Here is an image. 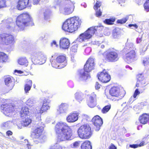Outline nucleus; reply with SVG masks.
<instances>
[{
    "mask_svg": "<svg viewBox=\"0 0 149 149\" xmlns=\"http://www.w3.org/2000/svg\"><path fill=\"white\" fill-rule=\"evenodd\" d=\"M55 130L58 142L71 140L73 138L72 130L65 122H60L56 123Z\"/></svg>",
    "mask_w": 149,
    "mask_h": 149,
    "instance_id": "obj_1",
    "label": "nucleus"
},
{
    "mask_svg": "<svg viewBox=\"0 0 149 149\" xmlns=\"http://www.w3.org/2000/svg\"><path fill=\"white\" fill-rule=\"evenodd\" d=\"M94 59L93 58H89L84 65V69L78 71L77 77L79 81L86 80L90 77L88 72L93 70L95 67Z\"/></svg>",
    "mask_w": 149,
    "mask_h": 149,
    "instance_id": "obj_2",
    "label": "nucleus"
},
{
    "mask_svg": "<svg viewBox=\"0 0 149 149\" xmlns=\"http://www.w3.org/2000/svg\"><path fill=\"white\" fill-rule=\"evenodd\" d=\"M81 22V19L78 17H70L64 22L62 29L65 31L72 33L80 27Z\"/></svg>",
    "mask_w": 149,
    "mask_h": 149,
    "instance_id": "obj_3",
    "label": "nucleus"
},
{
    "mask_svg": "<svg viewBox=\"0 0 149 149\" xmlns=\"http://www.w3.org/2000/svg\"><path fill=\"white\" fill-rule=\"evenodd\" d=\"M16 23L20 29L23 30L25 26L33 25V19L31 15L26 13L20 14L17 18Z\"/></svg>",
    "mask_w": 149,
    "mask_h": 149,
    "instance_id": "obj_4",
    "label": "nucleus"
},
{
    "mask_svg": "<svg viewBox=\"0 0 149 149\" xmlns=\"http://www.w3.org/2000/svg\"><path fill=\"white\" fill-rule=\"evenodd\" d=\"M103 28L102 26L90 27L84 32L80 34L77 40L80 42H86L92 37L96 31L101 30Z\"/></svg>",
    "mask_w": 149,
    "mask_h": 149,
    "instance_id": "obj_5",
    "label": "nucleus"
},
{
    "mask_svg": "<svg viewBox=\"0 0 149 149\" xmlns=\"http://www.w3.org/2000/svg\"><path fill=\"white\" fill-rule=\"evenodd\" d=\"M15 42L13 35L9 33H3L0 34V48L3 45H13Z\"/></svg>",
    "mask_w": 149,
    "mask_h": 149,
    "instance_id": "obj_6",
    "label": "nucleus"
},
{
    "mask_svg": "<svg viewBox=\"0 0 149 149\" xmlns=\"http://www.w3.org/2000/svg\"><path fill=\"white\" fill-rule=\"evenodd\" d=\"M54 56H52L50 59V62L53 67L61 69L66 65V57L65 56H59L56 58Z\"/></svg>",
    "mask_w": 149,
    "mask_h": 149,
    "instance_id": "obj_7",
    "label": "nucleus"
},
{
    "mask_svg": "<svg viewBox=\"0 0 149 149\" xmlns=\"http://www.w3.org/2000/svg\"><path fill=\"white\" fill-rule=\"evenodd\" d=\"M79 137L82 139H88L92 135L91 128L87 125H84L81 126L77 130Z\"/></svg>",
    "mask_w": 149,
    "mask_h": 149,
    "instance_id": "obj_8",
    "label": "nucleus"
},
{
    "mask_svg": "<svg viewBox=\"0 0 149 149\" xmlns=\"http://www.w3.org/2000/svg\"><path fill=\"white\" fill-rule=\"evenodd\" d=\"M31 59L34 64L42 65L45 62L46 58L43 53L38 52L33 54L31 55Z\"/></svg>",
    "mask_w": 149,
    "mask_h": 149,
    "instance_id": "obj_9",
    "label": "nucleus"
},
{
    "mask_svg": "<svg viewBox=\"0 0 149 149\" xmlns=\"http://www.w3.org/2000/svg\"><path fill=\"white\" fill-rule=\"evenodd\" d=\"M45 126V125L44 124L41 122H39L36 128L34 130L33 137L35 138L38 139V140L35 141V143H37V141H38L39 142H42V140L41 139L43 137L42 133Z\"/></svg>",
    "mask_w": 149,
    "mask_h": 149,
    "instance_id": "obj_10",
    "label": "nucleus"
},
{
    "mask_svg": "<svg viewBox=\"0 0 149 149\" xmlns=\"http://www.w3.org/2000/svg\"><path fill=\"white\" fill-rule=\"evenodd\" d=\"M50 101L47 99H45L43 101V104L40 109L38 110L36 109L35 111V115L38 120L40 119L41 114L49 109V103Z\"/></svg>",
    "mask_w": 149,
    "mask_h": 149,
    "instance_id": "obj_11",
    "label": "nucleus"
},
{
    "mask_svg": "<svg viewBox=\"0 0 149 149\" xmlns=\"http://www.w3.org/2000/svg\"><path fill=\"white\" fill-rule=\"evenodd\" d=\"M1 111L6 116L11 117L15 111L14 105L12 104H6L1 105Z\"/></svg>",
    "mask_w": 149,
    "mask_h": 149,
    "instance_id": "obj_12",
    "label": "nucleus"
},
{
    "mask_svg": "<svg viewBox=\"0 0 149 149\" xmlns=\"http://www.w3.org/2000/svg\"><path fill=\"white\" fill-rule=\"evenodd\" d=\"M110 94L112 96L116 97V100H118L121 99L124 96V92L120 91L119 88L118 87H112L109 91Z\"/></svg>",
    "mask_w": 149,
    "mask_h": 149,
    "instance_id": "obj_13",
    "label": "nucleus"
},
{
    "mask_svg": "<svg viewBox=\"0 0 149 149\" xmlns=\"http://www.w3.org/2000/svg\"><path fill=\"white\" fill-rule=\"evenodd\" d=\"M106 58L109 62H115L119 59L117 53L114 51H108L106 53Z\"/></svg>",
    "mask_w": 149,
    "mask_h": 149,
    "instance_id": "obj_14",
    "label": "nucleus"
},
{
    "mask_svg": "<svg viewBox=\"0 0 149 149\" xmlns=\"http://www.w3.org/2000/svg\"><path fill=\"white\" fill-rule=\"evenodd\" d=\"M128 52L124 56L123 58L127 63H130L136 60V56L134 50H131Z\"/></svg>",
    "mask_w": 149,
    "mask_h": 149,
    "instance_id": "obj_15",
    "label": "nucleus"
},
{
    "mask_svg": "<svg viewBox=\"0 0 149 149\" xmlns=\"http://www.w3.org/2000/svg\"><path fill=\"white\" fill-rule=\"evenodd\" d=\"M97 77L98 79L103 83L109 82L111 79L110 75L105 72V70L100 74L98 73L97 75Z\"/></svg>",
    "mask_w": 149,
    "mask_h": 149,
    "instance_id": "obj_16",
    "label": "nucleus"
},
{
    "mask_svg": "<svg viewBox=\"0 0 149 149\" xmlns=\"http://www.w3.org/2000/svg\"><path fill=\"white\" fill-rule=\"evenodd\" d=\"M92 121L94 125L96 127L95 130L98 131L100 128V127L103 124L102 119L99 116H95L92 119Z\"/></svg>",
    "mask_w": 149,
    "mask_h": 149,
    "instance_id": "obj_17",
    "label": "nucleus"
},
{
    "mask_svg": "<svg viewBox=\"0 0 149 149\" xmlns=\"http://www.w3.org/2000/svg\"><path fill=\"white\" fill-rule=\"evenodd\" d=\"M137 77V81L136 84V86L140 88H143L146 85V80L142 74H138Z\"/></svg>",
    "mask_w": 149,
    "mask_h": 149,
    "instance_id": "obj_18",
    "label": "nucleus"
},
{
    "mask_svg": "<svg viewBox=\"0 0 149 149\" xmlns=\"http://www.w3.org/2000/svg\"><path fill=\"white\" fill-rule=\"evenodd\" d=\"M79 114V113L76 111L70 113L67 117L66 120L69 123L74 122L78 120Z\"/></svg>",
    "mask_w": 149,
    "mask_h": 149,
    "instance_id": "obj_19",
    "label": "nucleus"
},
{
    "mask_svg": "<svg viewBox=\"0 0 149 149\" xmlns=\"http://www.w3.org/2000/svg\"><path fill=\"white\" fill-rule=\"evenodd\" d=\"M88 106L90 108H93L97 105L96 101V95L94 94H92L90 96L87 101Z\"/></svg>",
    "mask_w": 149,
    "mask_h": 149,
    "instance_id": "obj_20",
    "label": "nucleus"
},
{
    "mask_svg": "<svg viewBox=\"0 0 149 149\" xmlns=\"http://www.w3.org/2000/svg\"><path fill=\"white\" fill-rule=\"evenodd\" d=\"M69 40L66 38H62L60 41V47L61 49H68L70 46Z\"/></svg>",
    "mask_w": 149,
    "mask_h": 149,
    "instance_id": "obj_21",
    "label": "nucleus"
},
{
    "mask_svg": "<svg viewBox=\"0 0 149 149\" xmlns=\"http://www.w3.org/2000/svg\"><path fill=\"white\" fill-rule=\"evenodd\" d=\"M29 0H19L17 3V8L18 9H24L27 7Z\"/></svg>",
    "mask_w": 149,
    "mask_h": 149,
    "instance_id": "obj_22",
    "label": "nucleus"
},
{
    "mask_svg": "<svg viewBox=\"0 0 149 149\" xmlns=\"http://www.w3.org/2000/svg\"><path fill=\"white\" fill-rule=\"evenodd\" d=\"M68 105L66 103L61 104L57 109V113L60 114L65 113L68 108Z\"/></svg>",
    "mask_w": 149,
    "mask_h": 149,
    "instance_id": "obj_23",
    "label": "nucleus"
},
{
    "mask_svg": "<svg viewBox=\"0 0 149 149\" xmlns=\"http://www.w3.org/2000/svg\"><path fill=\"white\" fill-rule=\"evenodd\" d=\"M149 120V114L144 113L140 116L139 120L140 123L143 124H146Z\"/></svg>",
    "mask_w": 149,
    "mask_h": 149,
    "instance_id": "obj_24",
    "label": "nucleus"
},
{
    "mask_svg": "<svg viewBox=\"0 0 149 149\" xmlns=\"http://www.w3.org/2000/svg\"><path fill=\"white\" fill-rule=\"evenodd\" d=\"M13 78L10 77H7L4 79V82L6 85L10 87V89H12L14 85V82Z\"/></svg>",
    "mask_w": 149,
    "mask_h": 149,
    "instance_id": "obj_25",
    "label": "nucleus"
},
{
    "mask_svg": "<svg viewBox=\"0 0 149 149\" xmlns=\"http://www.w3.org/2000/svg\"><path fill=\"white\" fill-rule=\"evenodd\" d=\"M17 61L20 65H24L25 66H27L28 65V61L25 57H21L19 58Z\"/></svg>",
    "mask_w": 149,
    "mask_h": 149,
    "instance_id": "obj_26",
    "label": "nucleus"
},
{
    "mask_svg": "<svg viewBox=\"0 0 149 149\" xmlns=\"http://www.w3.org/2000/svg\"><path fill=\"white\" fill-rule=\"evenodd\" d=\"M81 149H92L90 142L88 141L84 142L81 145Z\"/></svg>",
    "mask_w": 149,
    "mask_h": 149,
    "instance_id": "obj_27",
    "label": "nucleus"
},
{
    "mask_svg": "<svg viewBox=\"0 0 149 149\" xmlns=\"http://www.w3.org/2000/svg\"><path fill=\"white\" fill-rule=\"evenodd\" d=\"M25 104L30 107H34L35 103V101L32 98H29L25 102Z\"/></svg>",
    "mask_w": 149,
    "mask_h": 149,
    "instance_id": "obj_28",
    "label": "nucleus"
},
{
    "mask_svg": "<svg viewBox=\"0 0 149 149\" xmlns=\"http://www.w3.org/2000/svg\"><path fill=\"white\" fill-rule=\"evenodd\" d=\"M75 98L79 101H82L83 99L84 95L81 92L78 91L75 94Z\"/></svg>",
    "mask_w": 149,
    "mask_h": 149,
    "instance_id": "obj_29",
    "label": "nucleus"
},
{
    "mask_svg": "<svg viewBox=\"0 0 149 149\" xmlns=\"http://www.w3.org/2000/svg\"><path fill=\"white\" fill-rule=\"evenodd\" d=\"M73 10H59L58 13L61 15H68L72 13Z\"/></svg>",
    "mask_w": 149,
    "mask_h": 149,
    "instance_id": "obj_30",
    "label": "nucleus"
},
{
    "mask_svg": "<svg viewBox=\"0 0 149 149\" xmlns=\"http://www.w3.org/2000/svg\"><path fill=\"white\" fill-rule=\"evenodd\" d=\"M28 84H26L25 86L24 90L26 93H27L30 90L32 86V81L31 80H29L27 82Z\"/></svg>",
    "mask_w": 149,
    "mask_h": 149,
    "instance_id": "obj_31",
    "label": "nucleus"
},
{
    "mask_svg": "<svg viewBox=\"0 0 149 149\" xmlns=\"http://www.w3.org/2000/svg\"><path fill=\"white\" fill-rule=\"evenodd\" d=\"M29 113V109L27 107H22L20 111V114L21 116H23L24 115H26Z\"/></svg>",
    "mask_w": 149,
    "mask_h": 149,
    "instance_id": "obj_32",
    "label": "nucleus"
},
{
    "mask_svg": "<svg viewBox=\"0 0 149 149\" xmlns=\"http://www.w3.org/2000/svg\"><path fill=\"white\" fill-rule=\"evenodd\" d=\"M125 48V49L127 50V52L130 51L131 50H134V48L133 44L132 43L127 42L126 44Z\"/></svg>",
    "mask_w": 149,
    "mask_h": 149,
    "instance_id": "obj_33",
    "label": "nucleus"
},
{
    "mask_svg": "<svg viewBox=\"0 0 149 149\" xmlns=\"http://www.w3.org/2000/svg\"><path fill=\"white\" fill-rule=\"evenodd\" d=\"M115 19L114 17L106 19L104 21V22L107 24L111 25L113 24Z\"/></svg>",
    "mask_w": 149,
    "mask_h": 149,
    "instance_id": "obj_34",
    "label": "nucleus"
},
{
    "mask_svg": "<svg viewBox=\"0 0 149 149\" xmlns=\"http://www.w3.org/2000/svg\"><path fill=\"white\" fill-rule=\"evenodd\" d=\"M31 122V120L29 118L27 117L25 120L23 121V123L25 126H26L30 124Z\"/></svg>",
    "mask_w": 149,
    "mask_h": 149,
    "instance_id": "obj_35",
    "label": "nucleus"
},
{
    "mask_svg": "<svg viewBox=\"0 0 149 149\" xmlns=\"http://www.w3.org/2000/svg\"><path fill=\"white\" fill-rule=\"evenodd\" d=\"M148 46L149 45H148L146 47H145L146 45H145L144 46L141 47L140 49V53L141 55H143L144 54V52L147 50Z\"/></svg>",
    "mask_w": 149,
    "mask_h": 149,
    "instance_id": "obj_36",
    "label": "nucleus"
},
{
    "mask_svg": "<svg viewBox=\"0 0 149 149\" xmlns=\"http://www.w3.org/2000/svg\"><path fill=\"white\" fill-rule=\"evenodd\" d=\"M1 60H0V61L2 63L6 62L8 60V57L6 54L4 53V54L3 56H1Z\"/></svg>",
    "mask_w": 149,
    "mask_h": 149,
    "instance_id": "obj_37",
    "label": "nucleus"
},
{
    "mask_svg": "<svg viewBox=\"0 0 149 149\" xmlns=\"http://www.w3.org/2000/svg\"><path fill=\"white\" fill-rule=\"evenodd\" d=\"M12 123V122L10 121H8L3 123L2 126L6 128H9L10 126Z\"/></svg>",
    "mask_w": 149,
    "mask_h": 149,
    "instance_id": "obj_38",
    "label": "nucleus"
},
{
    "mask_svg": "<svg viewBox=\"0 0 149 149\" xmlns=\"http://www.w3.org/2000/svg\"><path fill=\"white\" fill-rule=\"evenodd\" d=\"M111 108L110 105H108L105 106L102 110V112L103 113H107L109 111Z\"/></svg>",
    "mask_w": 149,
    "mask_h": 149,
    "instance_id": "obj_39",
    "label": "nucleus"
},
{
    "mask_svg": "<svg viewBox=\"0 0 149 149\" xmlns=\"http://www.w3.org/2000/svg\"><path fill=\"white\" fill-rule=\"evenodd\" d=\"M119 36V33L117 31V29L113 30L112 34V37L114 38H118Z\"/></svg>",
    "mask_w": 149,
    "mask_h": 149,
    "instance_id": "obj_40",
    "label": "nucleus"
},
{
    "mask_svg": "<svg viewBox=\"0 0 149 149\" xmlns=\"http://www.w3.org/2000/svg\"><path fill=\"white\" fill-rule=\"evenodd\" d=\"M50 14V12L49 10H45V11L44 12L45 19H47L49 18Z\"/></svg>",
    "mask_w": 149,
    "mask_h": 149,
    "instance_id": "obj_41",
    "label": "nucleus"
},
{
    "mask_svg": "<svg viewBox=\"0 0 149 149\" xmlns=\"http://www.w3.org/2000/svg\"><path fill=\"white\" fill-rule=\"evenodd\" d=\"M77 45H72L71 47L70 53L71 54H73L74 53L77 52Z\"/></svg>",
    "mask_w": 149,
    "mask_h": 149,
    "instance_id": "obj_42",
    "label": "nucleus"
},
{
    "mask_svg": "<svg viewBox=\"0 0 149 149\" xmlns=\"http://www.w3.org/2000/svg\"><path fill=\"white\" fill-rule=\"evenodd\" d=\"M6 6L5 0H0V9L3 8Z\"/></svg>",
    "mask_w": 149,
    "mask_h": 149,
    "instance_id": "obj_43",
    "label": "nucleus"
},
{
    "mask_svg": "<svg viewBox=\"0 0 149 149\" xmlns=\"http://www.w3.org/2000/svg\"><path fill=\"white\" fill-rule=\"evenodd\" d=\"M128 19V17H127L125 18H123L122 19L118 20L117 21V22L118 23L122 24L125 23L127 21Z\"/></svg>",
    "mask_w": 149,
    "mask_h": 149,
    "instance_id": "obj_44",
    "label": "nucleus"
},
{
    "mask_svg": "<svg viewBox=\"0 0 149 149\" xmlns=\"http://www.w3.org/2000/svg\"><path fill=\"white\" fill-rule=\"evenodd\" d=\"M79 142L76 141L70 145L71 147L73 148H76L79 146Z\"/></svg>",
    "mask_w": 149,
    "mask_h": 149,
    "instance_id": "obj_45",
    "label": "nucleus"
},
{
    "mask_svg": "<svg viewBox=\"0 0 149 149\" xmlns=\"http://www.w3.org/2000/svg\"><path fill=\"white\" fill-rule=\"evenodd\" d=\"M144 143H140L139 145L134 144L130 145V146L131 148H137L139 146H143L144 144Z\"/></svg>",
    "mask_w": 149,
    "mask_h": 149,
    "instance_id": "obj_46",
    "label": "nucleus"
},
{
    "mask_svg": "<svg viewBox=\"0 0 149 149\" xmlns=\"http://www.w3.org/2000/svg\"><path fill=\"white\" fill-rule=\"evenodd\" d=\"M144 7L145 9H149V0L146 1L145 3Z\"/></svg>",
    "mask_w": 149,
    "mask_h": 149,
    "instance_id": "obj_47",
    "label": "nucleus"
},
{
    "mask_svg": "<svg viewBox=\"0 0 149 149\" xmlns=\"http://www.w3.org/2000/svg\"><path fill=\"white\" fill-rule=\"evenodd\" d=\"M102 12L101 10H96L95 14L96 16L97 17H100L102 15Z\"/></svg>",
    "mask_w": 149,
    "mask_h": 149,
    "instance_id": "obj_48",
    "label": "nucleus"
},
{
    "mask_svg": "<svg viewBox=\"0 0 149 149\" xmlns=\"http://www.w3.org/2000/svg\"><path fill=\"white\" fill-rule=\"evenodd\" d=\"M23 123H22L21 122H19L17 123V127L19 129H21L24 126Z\"/></svg>",
    "mask_w": 149,
    "mask_h": 149,
    "instance_id": "obj_49",
    "label": "nucleus"
},
{
    "mask_svg": "<svg viewBox=\"0 0 149 149\" xmlns=\"http://www.w3.org/2000/svg\"><path fill=\"white\" fill-rule=\"evenodd\" d=\"M128 26L130 27H132L131 28L132 29H137L138 26L136 24H129L128 25Z\"/></svg>",
    "mask_w": 149,
    "mask_h": 149,
    "instance_id": "obj_50",
    "label": "nucleus"
},
{
    "mask_svg": "<svg viewBox=\"0 0 149 149\" xmlns=\"http://www.w3.org/2000/svg\"><path fill=\"white\" fill-rule=\"evenodd\" d=\"M140 93V92L139 91L138 89H136L135 91L134 94L133 95L134 98H136L137 95L139 94Z\"/></svg>",
    "mask_w": 149,
    "mask_h": 149,
    "instance_id": "obj_51",
    "label": "nucleus"
},
{
    "mask_svg": "<svg viewBox=\"0 0 149 149\" xmlns=\"http://www.w3.org/2000/svg\"><path fill=\"white\" fill-rule=\"evenodd\" d=\"M142 36H141L140 37L137 38L136 40V42L137 44L140 43L142 41Z\"/></svg>",
    "mask_w": 149,
    "mask_h": 149,
    "instance_id": "obj_52",
    "label": "nucleus"
},
{
    "mask_svg": "<svg viewBox=\"0 0 149 149\" xmlns=\"http://www.w3.org/2000/svg\"><path fill=\"white\" fill-rule=\"evenodd\" d=\"M101 6L100 3L98 2H97L96 4V5L94 6V8L95 9H97Z\"/></svg>",
    "mask_w": 149,
    "mask_h": 149,
    "instance_id": "obj_53",
    "label": "nucleus"
},
{
    "mask_svg": "<svg viewBox=\"0 0 149 149\" xmlns=\"http://www.w3.org/2000/svg\"><path fill=\"white\" fill-rule=\"evenodd\" d=\"M111 32L108 29L106 30L104 32V34L105 35L107 36H109Z\"/></svg>",
    "mask_w": 149,
    "mask_h": 149,
    "instance_id": "obj_54",
    "label": "nucleus"
},
{
    "mask_svg": "<svg viewBox=\"0 0 149 149\" xmlns=\"http://www.w3.org/2000/svg\"><path fill=\"white\" fill-rule=\"evenodd\" d=\"M8 138L10 140L13 142L17 141V139L13 136H12L11 137H9Z\"/></svg>",
    "mask_w": 149,
    "mask_h": 149,
    "instance_id": "obj_55",
    "label": "nucleus"
},
{
    "mask_svg": "<svg viewBox=\"0 0 149 149\" xmlns=\"http://www.w3.org/2000/svg\"><path fill=\"white\" fill-rule=\"evenodd\" d=\"M100 85L99 84L98 82H96L95 85V88L96 89H98L100 88Z\"/></svg>",
    "mask_w": 149,
    "mask_h": 149,
    "instance_id": "obj_56",
    "label": "nucleus"
},
{
    "mask_svg": "<svg viewBox=\"0 0 149 149\" xmlns=\"http://www.w3.org/2000/svg\"><path fill=\"white\" fill-rule=\"evenodd\" d=\"M50 149H62V148L59 146H54L52 147Z\"/></svg>",
    "mask_w": 149,
    "mask_h": 149,
    "instance_id": "obj_57",
    "label": "nucleus"
},
{
    "mask_svg": "<svg viewBox=\"0 0 149 149\" xmlns=\"http://www.w3.org/2000/svg\"><path fill=\"white\" fill-rule=\"evenodd\" d=\"M6 134L8 136H9L12 135L13 132L11 131L8 130L6 132Z\"/></svg>",
    "mask_w": 149,
    "mask_h": 149,
    "instance_id": "obj_58",
    "label": "nucleus"
},
{
    "mask_svg": "<svg viewBox=\"0 0 149 149\" xmlns=\"http://www.w3.org/2000/svg\"><path fill=\"white\" fill-rule=\"evenodd\" d=\"M71 5H72V7H69L68 5L67 6V7H65V9H74V6L73 4L72 3H71Z\"/></svg>",
    "mask_w": 149,
    "mask_h": 149,
    "instance_id": "obj_59",
    "label": "nucleus"
},
{
    "mask_svg": "<svg viewBox=\"0 0 149 149\" xmlns=\"http://www.w3.org/2000/svg\"><path fill=\"white\" fill-rule=\"evenodd\" d=\"M148 60H144L143 61V63L144 65H147L149 63Z\"/></svg>",
    "mask_w": 149,
    "mask_h": 149,
    "instance_id": "obj_60",
    "label": "nucleus"
},
{
    "mask_svg": "<svg viewBox=\"0 0 149 149\" xmlns=\"http://www.w3.org/2000/svg\"><path fill=\"white\" fill-rule=\"evenodd\" d=\"M40 0H33L34 4H37L39 2Z\"/></svg>",
    "mask_w": 149,
    "mask_h": 149,
    "instance_id": "obj_61",
    "label": "nucleus"
},
{
    "mask_svg": "<svg viewBox=\"0 0 149 149\" xmlns=\"http://www.w3.org/2000/svg\"><path fill=\"white\" fill-rule=\"evenodd\" d=\"M53 45H55L56 47H57V45L56 44V42L55 40L53 41V42L51 43V46H52Z\"/></svg>",
    "mask_w": 149,
    "mask_h": 149,
    "instance_id": "obj_62",
    "label": "nucleus"
},
{
    "mask_svg": "<svg viewBox=\"0 0 149 149\" xmlns=\"http://www.w3.org/2000/svg\"><path fill=\"white\" fill-rule=\"evenodd\" d=\"M134 98V96L133 97H131L130 98V99L129 101H128L129 103H131V102H132V101H133L134 100V98Z\"/></svg>",
    "mask_w": 149,
    "mask_h": 149,
    "instance_id": "obj_63",
    "label": "nucleus"
},
{
    "mask_svg": "<svg viewBox=\"0 0 149 149\" xmlns=\"http://www.w3.org/2000/svg\"><path fill=\"white\" fill-rule=\"evenodd\" d=\"M110 149H116V148L113 144H111L110 147Z\"/></svg>",
    "mask_w": 149,
    "mask_h": 149,
    "instance_id": "obj_64",
    "label": "nucleus"
}]
</instances>
